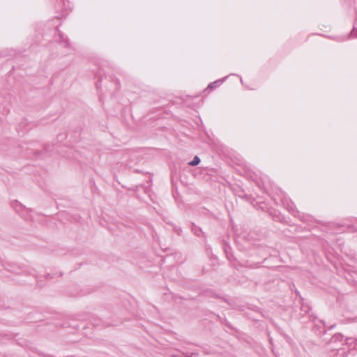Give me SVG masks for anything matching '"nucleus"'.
Here are the masks:
<instances>
[{
	"label": "nucleus",
	"mask_w": 357,
	"mask_h": 357,
	"mask_svg": "<svg viewBox=\"0 0 357 357\" xmlns=\"http://www.w3.org/2000/svg\"><path fill=\"white\" fill-rule=\"evenodd\" d=\"M200 162V159L198 156H195L193 160L189 162L190 166H196Z\"/></svg>",
	"instance_id": "1"
},
{
	"label": "nucleus",
	"mask_w": 357,
	"mask_h": 357,
	"mask_svg": "<svg viewBox=\"0 0 357 357\" xmlns=\"http://www.w3.org/2000/svg\"><path fill=\"white\" fill-rule=\"evenodd\" d=\"M217 83H218L217 82L211 83V84L208 85V87L209 88H213V87H215L216 86Z\"/></svg>",
	"instance_id": "2"
}]
</instances>
